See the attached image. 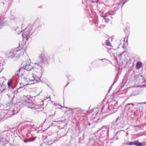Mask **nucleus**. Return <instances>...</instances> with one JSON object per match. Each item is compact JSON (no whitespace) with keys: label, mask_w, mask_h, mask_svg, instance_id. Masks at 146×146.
Masks as SVG:
<instances>
[{"label":"nucleus","mask_w":146,"mask_h":146,"mask_svg":"<svg viewBox=\"0 0 146 146\" xmlns=\"http://www.w3.org/2000/svg\"><path fill=\"white\" fill-rule=\"evenodd\" d=\"M121 1L119 3H116L115 4L116 6L118 7L116 8L115 7V10H111L108 13H106L104 15H101V16L104 18V20L107 23L110 20L112 19V17L111 15H113L116 13L115 11L118 9L119 8V7H122L124 4L127 2L128 0H121Z\"/></svg>","instance_id":"2"},{"label":"nucleus","mask_w":146,"mask_h":146,"mask_svg":"<svg viewBox=\"0 0 146 146\" xmlns=\"http://www.w3.org/2000/svg\"><path fill=\"white\" fill-rule=\"evenodd\" d=\"M3 25V23L1 19H0V29L1 28Z\"/></svg>","instance_id":"25"},{"label":"nucleus","mask_w":146,"mask_h":146,"mask_svg":"<svg viewBox=\"0 0 146 146\" xmlns=\"http://www.w3.org/2000/svg\"><path fill=\"white\" fill-rule=\"evenodd\" d=\"M14 20L15 21V22H16L17 21H19V19H17V18H16L14 19Z\"/></svg>","instance_id":"32"},{"label":"nucleus","mask_w":146,"mask_h":146,"mask_svg":"<svg viewBox=\"0 0 146 146\" xmlns=\"http://www.w3.org/2000/svg\"><path fill=\"white\" fill-rule=\"evenodd\" d=\"M10 54L11 55L12 57H13L15 56V52H12L10 53Z\"/></svg>","instance_id":"26"},{"label":"nucleus","mask_w":146,"mask_h":146,"mask_svg":"<svg viewBox=\"0 0 146 146\" xmlns=\"http://www.w3.org/2000/svg\"><path fill=\"white\" fill-rule=\"evenodd\" d=\"M103 101H102L101 102L102 104H101V106H102V108H101L102 109V111L104 109V105H103Z\"/></svg>","instance_id":"28"},{"label":"nucleus","mask_w":146,"mask_h":146,"mask_svg":"<svg viewBox=\"0 0 146 146\" xmlns=\"http://www.w3.org/2000/svg\"><path fill=\"white\" fill-rule=\"evenodd\" d=\"M135 104L134 103H128L125 106V108L127 110H129L131 108H132L133 106Z\"/></svg>","instance_id":"16"},{"label":"nucleus","mask_w":146,"mask_h":146,"mask_svg":"<svg viewBox=\"0 0 146 146\" xmlns=\"http://www.w3.org/2000/svg\"><path fill=\"white\" fill-rule=\"evenodd\" d=\"M110 107H108V108L109 109H110Z\"/></svg>","instance_id":"40"},{"label":"nucleus","mask_w":146,"mask_h":146,"mask_svg":"<svg viewBox=\"0 0 146 146\" xmlns=\"http://www.w3.org/2000/svg\"><path fill=\"white\" fill-rule=\"evenodd\" d=\"M122 47L123 48V46H122Z\"/></svg>","instance_id":"43"},{"label":"nucleus","mask_w":146,"mask_h":146,"mask_svg":"<svg viewBox=\"0 0 146 146\" xmlns=\"http://www.w3.org/2000/svg\"><path fill=\"white\" fill-rule=\"evenodd\" d=\"M32 126L30 124H27L24 125L23 127V129H25L28 132L30 131Z\"/></svg>","instance_id":"15"},{"label":"nucleus","mask_w":146,"mask_h":146,"mask_svg":"<svg viewBox=\"0 0 146 146\" xmlns=\"http://www.w3.org/2000/svg\"><path fill=\"white\" fill-rule=\"evenodd\" d=\"M126 42H127V40H126Z\"/></svg>","instance_id":"42"},{"label":"nucleus","mask_w":146,"mask_h":146,"mask_svg":"<svg viewBox=\"0 0 146 146\" xmlns=\"http://www.w3.org/2000/svg\"><path fill=\"white\" fill-rule=\"evenodd\" d=\"M54 114H54V115H50V116H52V115H53H53H54Z\"/></svg>","instance_id":"39"},{"label":"nucleus","mask_w":146,"mask_h":146,"mask_svg":"<svg viewBox=\"0 0 146 146\" xmlns=\"http://www.w3.org/2000/svg\"><path fill=\"white\" fill-rule=\"evenodd\" d=\"M109 7V6H106L104 4L101 5L100 8V10H99L100 13H102V14H100V16L101 15H104L105 14H104V12L106 10V7Z\"/></svg>","instance_id":"8"},{"label":"nucleus","mask_w":146,"mask_h":146,"mask_svg":"<svg viewBox=\"0 0 146 146\" xmlns=\"http://www.w3.org/2000/svg\"><path fill=\"white\" fill-rule=\"evenodd\" d=\"M127 145H134L137 146H142L143 144L141 143L135 141L133 142H130L129 143H127Z\"/></svg>","instance_id":"10"},{"label":"nucleus","mask_w":146,"mask_h":146,"mask_svg":"<svg viewBox=\"0 0 146 146\" xmlns=\"http://www.w3.org/2000/svg\"><path fill=\"white\" fill-rule=\"evenodd\" d=\"M49 60V56L47 55L42 54L37 59L36 62L34 64V66H31L30 64L25 65L24 70L26 69L27 71H30L32 69H39L42 68L43 66L48 64Z\"/></svg>","instance_id":"1"},{"label":"nucleus","mask_w":146,"mask_h":146,"mask_svg":"<svg viewBox=\"0 0 146 146\" xmlns=\"http://www.w3.org/2000/svg\"><path fill=\"white\" fill-rule=\"evenodd\" d=\"M21 89H22V90H23L25 88H24L23 86L20 87L19 88H18L14 92V94H17V93L20 92L21 91L19 90Z\"/></svg>","instance_id":"22"},{"label":"nucleus","mask_w":146,"mask_h":146,"mask_svg":"<svg viewBox=\"0 0 146 146\" xmlns=\"http://www.w3.org/2000/svg\"><path fill=\"white\" fill-rule=\"evenodd\" d=\"M15 108H14L13 110V111L15 113H17L18 111L19 110H18L17 111V112H16V111H15Z\"/></svg>","instance_id":"34"},{"label":"nucleus","mask_w":146,"mask_h":146,"mask_svg":"<svg viewBox=\"0 0 146 146\" xmlns=\"http://www.w3.org/2000/svg\"><path fill=\"white\" fill-rule=\"evenodd\" d=\"M1 87V89H3L4 88H3V87Z\"/></svg>","instance_id":"38"},{"label":"nucleus","mask_w":146,"mask_h":146,"mask_svg":"<svg viewBox=\"0 0 146 146\" xmlns=\"http://www.w3.org/2000/svg\"><path fill=\"white\" fill-rule=\"evenodd\" d=\"M24 69L23 67H21L19 68L18 70L15 72V75L17 76L20 73H21V75L22 76L23 75V72H24Z\"/></svg>","instance_id":"12"},{"label":"nucleus","mask_w":146,"mask_h":146,"mask_svg":"<svg viewBox=\"0 0 146 146\" xmlns=\"http://www.w3.org/2000/svg\"><path fill=\"white\" fill-rule=\"evenodd\" d=\"M142 63L141 62H138L136 64V67L138 69H139L142 66Z\"/></svg>","instance_id":"20"},{"label":"nucleus","mask_w":146,"mask_h":146,"mask_svg":"<svg viewBox=\"0 0 146 146\" xmlns=\"http://www.w3.org/2000/svg\"><path fill=\"white\" fill-rule=\"evenodd\" d=\"M116 81H115L113 83V84H112V86H111V88H110L109 89V91H108V93H109V92H110V90H111V88H112V86H113V85L115 84V83L116 82Z\"/></svg>","instance_id":"30"},{"label":"nucleus","mask_w":146,"mask_h":146,"mask_svg":"<svg viewBox=\"0 0 146 146\" xmlns=\"http://www.w3.org/2000/svg\"><path fill=\"white\" fill-rule=\"evenodd\" d=\"M122 131H118L115 134L116 135H117L118 134H120L121 132Z\"/></svg>","instance_id":"31"},{"label":"nucleus","mask_w":146,"mask_h":146,"mask_svg":"<svg viewBox=\"0 0 146 146\" xmlns=\"http://www.w3.org/2000/svg\"><path fill=\"white\" fill-rule=\"evenodd\" d=\"M127 135H128V133H127Z\"/></svg>","instance_id":"45"},{"label":"nucleus","mask_w":146,"mask_h":146,"mask_svg":"<svg viewBox=\"0 0 146 146\" xmlns=\"http://www.w3.org/2000/svg\"><path fill=\"white\" fill-rule=\"evenodd\" d=\"M127 53L125 51H123L119 55V58L120 60H122L125 61L127 59L126 55Z\"/></svg>","instance_id":"9"},{"label":"nucleus","mask_w":146,"mask_h":146,"mask_svg":"<svg viewBox=\"0 0 146 146\" xmlns=\"http://www.w3.org/2000/svg\"><path fill=\"white\" fill-rule=\"evenodd\" d=\"M21 80L25 84L24 85V86H26L29 84H33L34 83V82H33L29 84V83L28 82L27 78V77H22Z\"/></svg>","instance_id":"13"},{"label":"nucleus","mask_w":146,"mask_h":146,"mask_svg":"<svg viewBox=\"0 0 146 146\" xmlns=\"http://www.w3.org/2000/svg\"><path fill=\"white\" fill-rule=\"evenodd\" d=\"M137 104H146V102L138 103Z\"/></svg>","instance_id":"35"},{"label":"nucleus","mask_w":146,"mask_h":146,"mask_svg":"<svg viewBox=\"0 0 146 146\" xmlns=\"http://www.w3.org/2000/svg\"><path fill=\"white\" fill-rule=\"evenodd\" d=\"M106 44L107 46H110L111 45L110 43L107 40L106 41Z\"/></svg>","instance_id":"27"},{"label":"nucleus","mask_w":146,"mask_h":146,"mask_svg":"<svg viewBox=\"0 0 146 146\" xmlns=\"http://www.w3.org/2000/svg\"><path fill=\"white\" fill-rule=\"evenodd\" d=\"M125 40V39L124 38L123 39H121L120 40V42L121 43V42L122 41V42L124 43Z\"/></svg>","instance_id":"33"},{"label":"nucleus","mask_w":146,"mask_h":146,"mask_svg":"<svg viewBox=\"0 0 146 146\" xmlns=\"http://www.w3.org/2000/svg\"><path fill=\"white\" fill-rule=\"evenodd\" d=\"M109 129L106 127H103L102 130L100 133V135L102 137H103L106 135H108Z\"/></svg>","instance_id":"7"},{"label":"nucleus","mask_w":146,"mask_h":146,"mask_svg":"<svg viewBox=\"0 0 146 146\" xmlns=\"http://www.w3.org/2000/svg\"><path fill=\"white\" fill-rule=\"evenodd\" d=\"M6 87V86L5 85V87H4V88L3 87V88H4L1 91V93H3L4 92H5V91L6 90V89H5Z\"/></svg>","instance_id":"29"},{"label":"nucleus","mask_w":146,"mask_h":146,"mask_svg":"<svg viewBox=\"0 0 146 146\" xmlns=\"http://www.w3.org/2000/svg\"><path fill=\"white\" fill-rule=\"evenodd\" d=\"M6 80L4 78H0V86L5 87V85L4 84V82Z\"/></svg>","instance_id":"17"},{"label":"nucleus","mask_w":146,"mask_h":146,"mask_svg":"<svg viewBox=\"0 0 146 146\" xmlns=\"http://www.w3.org/2000/svg\"><path fill=\"white\" fill-rule=\"evenodd\" d=\"M38 79L40 80V79L39 78H38Z\"/></svg>","instance_id":"44"},{"label":"nucleus","mask_w":146,"mask_h":146,"mask_svg":"<svg viewBox=\"0 0 146 146\" xmlns=\"http://www.w3.org/2000/svg\"><path fill=\"white\" fill-rule=\"evenodd\" d=\"M97 0H82L83 4L86 3L87 2L91 3H96Z\"/></svg>","instance_id":"18"},{"label":"nucleus","mask_w":146,"mask_h":146,"mask_svg":"<svg viewBox=\"0 0 146 146\" xmlns=\"http://www.w3.org/2000/svg\"><path fill=\"white\" fill-rule=\"evenodd\" d=\"M29 81H34L35 80L36 81V78L34 77V75H32V77H31L29 79Z\"/></svg>","instance_id":"23"},{"label":"nucleus","mask_w":146,"mask_h":146,"mask_svg":"<svg viewBox=\"0 0 146 146\" xmlns=\"http://www.w3.org/2000/svg\"><path fill=\"white\" fill-rule=\"evenodd\" d=\"M29 101L30 100L29 99H25L23 100L22 104L26 106L28 108L32 109L33 108L35 104Z\"/></svg>","instance_id":"4"},{"label":"nucleus","mask_w":146,"mask_h":146,"mask_svg":"<svg viewBox=\"0 0 146 146\" xmlns=\"http://www.w3.org/2000/svg\"><path fill=\"white\" fill-rule=\"evenodd\" d=\"M107 115H105L104 116H103L102 117L101 119L98 118L97 119V121H95L94 122H92V121H91V122L90 123V122H88V125L89 126H91V127L92 128H93L95 126V124L97 123L100 122H101L106 117Z\"/></svg>","instance_id":"5"},{"label":"nucleus","mask_w":146,"mask_h":146,"mask_svg":"<svg viewBox=\"0 0 146 146\" xmlns=\"http://www.w3.org/2000/svg\"><path fill=\"white\" fill-rule=\"evenodd\" d=\"M7 135L6 134H2L0 136V143L1 144H5L8 142L6 138L7 137Z\"/></svg>","instance_id":"6"},{"label":"nucleus","mask_w":146,"mask_h":146,"mask_svg":"<svg viewBox=\"0 0 146 146\" xmlns=\"http://www.w3.org/2000/svg\"><path fill=\"white\" fill-rule=\"evenodd\" d=\"M99 110L98 108H94L92 110V113L93 115H95L98 116Z\"/></svg>","instance_id":"14"},{"label":"nucleus","mask_w":146,"mask_h":146,"mask_svg":"<svg viewBox=\"0 0 146 146\" xmlns=\"http://www.w3.org/2000/svg\"><path fill=\"white\" fill-rule=\"evenodd\" d=\"M69 83V82H68L67 84L65 86V87H66Z\"/></svg>","instance_id":"37"},{"label":"nucleus","mask_w":146,"mask_h":146,"mask_svg":"<svg viewBox=\"0 0 146 146\" xmlns=\"http://www.w3.org/2000/svg\"><path fill=\"white\" fill-rule=\"evenodd\" d=\"M33 108L35 109H41L42 110L43 108L42 107V106L41 105H37L36 104H35L34 105Z\"/></svg>","instance_id":"21"},{"label":"nucleus","mask_w":146,"mask_h":146,"mask_svg":"<svg viewBox=\"0 0 146 146\" xmlns=\"http://www.w3.org/2000/svg\"><path fill=\"white\" fill-rule=\"evenodd\" d=\"M69 109L70 110L73 111L74 112H75L76 113L78 114L83 112L82 110L79 108H70Z\"/></svg>","instance_id":"11"},{"label":"nucleus","mask_w":146,"mask_h":146,"mask_svg":"<svg viewBox=\"0 0 146 146\" xmlns=\"http://www.w3.org/2000/svg\"><path fill=\"white\" fill-rule=\"evenodd\" d=\"M12 82V80L11 79H10L8 81L7 83V85L9 87L11 85Z\"/></svg>","instance_id":"24"},{"label":"nucleus","mask_w":146,"mask_h":146,"mask_svg":"<svg viewBox=\"0 0 146 146\" xmlns=\"http://www.w3.org/2000/svg\"><path fill=\"white\" fill-rule=\"evenodd\" d=\"M35 139V137H33L29 138L28 139H26L24 140V141L25 143L31 142L34 141Z\"/></svg>","instance_id":"19"},{"label":"nucleus","mask_w":146,"mask_h":146,"mask_svg":"<svg viewBox=\"0 0 146 146\" xmlns=\"http://www.w3.org/2000/svg\"><path fill=\"white\" fill-rule=\"evenodd\" d=\"M21 33V31H20V32H19L17 33V34H20Z\"/></svg>","instance_id":"36"},{"label":"nucleus","mask_w":146,"mask_h":146,"mask_svg":"<svg viewBox=\"0 0 146 146\" xmlns=\"http://www.w3.org/2000/svg\"><path fill=\"white\" fill-rule=\"evenodd\" d=\"M103 59H100V60H102Z\"/></svg>","instance_id":"41"},{"label":"nucleus","mask_w":146,"mask_h":146,"mask_svg":"<svg viewBox=\"0 0 146 146\" xmlns=\"http://www.w3.org/2000/svg\"><path fill=\"white\" fill-rule=\"evenodd\" d=\"M30 31V30L29 29H25L24 30L21 31V32H22V36L23 40L25 39L27 41L30 38V36H29Z\"/></svg>","instance_id":"3"}]
</instances>
